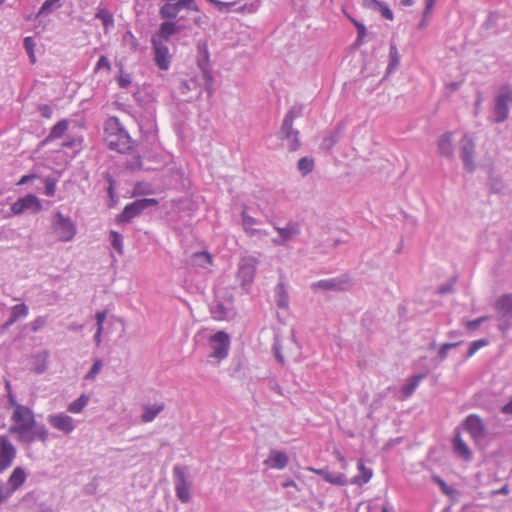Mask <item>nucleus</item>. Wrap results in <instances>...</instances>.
Masks as SVG:
<instances>
[{
	"mask_svg": "<svg viewBox=\"0 0 512 512\" xmlns=\"http://www.w3.org/2000/svg\"><path fill=\"white\" fill-rule=\"evenodd\" d=\"M11 421L9 432L15 434L20 443L31 445L35 441H48L49 431L43 424H36L35 415L29 407L16 405L11 414Z\"/></svg>",
	"mask_w": 512,
	"mask_h": 512,
	"instance_id": "nucleus-1",
	"label": "nucleus"
},
{
	"mask_svg": "<svg viewBox=\"0 0 512 512\" xmlns=\"http://www.w3.org/2000/svg\"><path fill=\"white\" fill-rule=\"evenodd\" d=\"M105 142L109 149L119 153L132 148V139L117 117H110L105 123Z\"/></svg>",
	"mask_w": 512,
	"mask_h": 512,
	"instance_id": "nucleus-2",
	"label": "nucleus"
},
{
	"mask_svg": "<svg viewBox=\"0 0 512 512\" xmlns=\"http://www.w3.org/2000/svg\"><path fill=\"white\" fill-rule=\"evenodd\" d=\"M196 338L207 340L205 345L207 357L213 359L216 363H220L228 357L231 342L226 332L218 331L208 336L204 333H198Z\"/></svg>",
	"mask_w": 512,
	"mask_h": 512,
	"instance_id": "nucleus-3",
	"label": "nucleus"
},
{
	"mask_svg": "<svg viewBox=\"0 0 512 512\" xmlns=\"http://www.w3.org/2000/svg\"><path fill=\"white\" fill-rule=\"evenodd\" d=\"M304 106L302 104H294L287 111L281 129L279 131V137L287 141V147L290 151H296L300 147L299 131L293 128L294 120L303 115Z\"/></svg>",
	"mask_w": 512,
	"mask_h": 512,
	"instance_id": "nucleus-4",
	"label": "nucleus"
},
{
	"mask_svg": "<svg viewBox=\"0 0 512 512\" xmlns=\"http://www.w3.org/2000/svg\"><path fill=\"white\" fill-rule=\"evenodd\" d=\"M51 228L57 239L61 242H70L77 233L74 221L60 211L54 213Z\"/></svg>",
	"mask_w": 512,
	"mask_h": 512,
	"instance_id": "nucleus-5",
	"label": "nucleus"
},
{
	"mask_svg": "<svg viewBox=\"0 0 512 512\" xmlns=\"http://www.w3.org/2000/svg\"><path fill=\"white\" fill-rule=\"evenodd\" d=\"M173 483L178 500L181 503H188L191 499L192 482L185 466L175 465L173 467Z\"/></svg>",
	"mask_w": 512,
	"mask_h": 512,
	"instance_id": "nucleus-6",
	"label": "nucleus"
},
{
	"mask_svg": "<svg viewBox=\"0 0 512 512\" xmlns=\"http://www.w3.org/2000/svg\"><path fill=\"white\" fill-rule=\"evenodd\" d=\"M509 103L512 104V87L503 85L497 90L494 97V122L502 123L509 117Z\"/></svg>",
	"mask_w": 512,
	"mask_h": 512,
	"instance_id": "nucleus-7",
	"label": "nucleus"
},
{
	"mask_svg": "<svg viewBox=\"0 0 512 512\" xmlns=\"http://www.w3.org/2000/svg\"><path fill=\"white\" fill-rule=\"evenodd\" d=\"M494 308L498 313V327L502 332H506L512 326V294L499 297Z\"/></svg>",
	"mask_w": 512,
	"mask_h": 512,
	"instance_id": "nucleus-8",
	"label": "nucleus"
},
{
	"mask_svg": "<svg viewBox=\"0 0 512 512\" xmlns=\"http://www.w3.org/2000/svg\"><path fill=\"white\" fill-rule=\"evenodd\" d=\"M151 43L156 66L161 70H168L172 58L169 49L170 42L163 41L159 37H152Z\"/></svg>",
	"mask_w": 512,
	"mask_h": 512,
	"instance_id": "nucleus-9",
	"label": "nucleus"
},
{
	"mask_svg": "<svg viewBox=\"0 0 512 512\" xmlns=\"http://www.w3.org/2000/svg\"><path fill=\"white\" fill-rule=\"evenodd\" d=\"M273 227L274 230L278 233V237L272 240V243L276 246L287 245L301 233V224L297 221H288L283 227H280L274 223Z\"/></svg>",
	"mask_w": 512,
	"mask_h": 512,
	"instance_id": "nucleus-10",
	"label": "nucleus"
},
{
	"mask_svg": "<svg viewBox=\"0 0 512 512\" xmlns=\"http://www.w3.org/2000/svg\"><path fill=\"white\" fill-rule=\"evenodd\" d=\"M463 427L469 433L476 445L483 444L487 437V431L482 419L478 415L471 414L467 416L463 423Z\"/></svg>",
	"mask_w": 512,
	"mask_h": 512,
	"instance_id": "nucleus-11",
	"label": "nucleus"
},
{
	"mask_svg": "<svg viewBox=\"0 0 512 512\" xmlns=\"http://www.w3.org/2000/svg\"><path fill=\"white\" fill-rule=\"evenodd\" d=\"M259 260L254 256H245L241 258L238 265L237 277L241 282V286L246 288L250 286L254 280Z\"/></svg>",
	"mask_w": 512,
	"mask_h": 512,
	"instance_id": "nucleus-12",
	"label": "nucleus"
},
{
	"mask_svg": "<svg viewBox=\"0 0 512 512\" xmlns=\"http://www.w3.org/2000/svg\"><path fill=\"white\" fill-rule=\"evenodd\" d=\"M183 9L191 11H199L195 0H178L175 3H165L159 11L161 18L172 20L177 17L179 12Z\"/></svg>",
	"mask_w": 512,
	"mask_h": 512,
	"instance_id": "nucleus-13",
	"label": "nucleus"
},
{
	"mask_svg": "<svg viewBox=\"0 0 512 512\" xmlns=\"http://www.w3.org/2000/svg\"><path fill=\"white\" fill-rule=\"evenodd\" d=\"M474 151V140L468 134H465L460 143V158L463 162L464 169L469 173H472L476 168L474 162Z\"/></svg>",
	"mask_w": 512,
	"mask_h": 512,
	"instance_id": "nucleus-14",
	"label": "nucleus"
},
{
	"mask_svg": "<svg viewBox=\"0 0 512 512\" xmlns=\"http://www.w3.org/2000/svg\"><path fill=\"white\" fill-rule=\"evenodd\" d=\"M42 210V204L40 199L33 195L28 194L24 197L19 198L15 201L11 206V213L13 215H20L25 211H30L32 213H38Z\"/></svg>",
	"mask_w": 512,
	"mask_h": 512,
	"instance_id": "nucleus-15",
	"label": "nucleus"
},
{
	"mask_svg": "<svg viewBox=\"0 0 512 512\" xmlns=\"http://www.w3.org/2000/svg\"><path fill=\"white\" fill-rule=\"evenodd\" d=\"M47 421L52 428L66 435L71 434L76 428V421L64 412L48 415Z\"/></svg>",
	"mask_w": 512,
	"mask_h": 512,
	"instance_id": "nucleus-16",
	"label": "nucleus"
},
{
	"mask_svg": "<svg viewBox=\"0 0 512 512\" xmlns=\"http://www.w3.org/2000/svg\"><path fill=\"white\" fill-rule=\"evenodd\" d=\"M16 448L6 435L0 436V473L8 469L16 458Z\"/></svg>",
	"mask_w": 512,
	"mask_h": 512,
	"instance_id": "nucleus-17",
	"label": "nucleus"
},
{
	"mask_svg": "<svg viewBox=\"0 0 512 512\" xmlns=\"http://www.w3.org/2000/svg\"><path fill=\"white\" fill-rule=\"evenodd\" d=\"M351 286V281L346 276L319 280L312 284V289H322L327 291H344Z\"/></svg>",
	"mask_w": 512,
	"mask_h": 512,
	"instance_id": "nucleus-18",
	"label": "nucleus"
},
{
	"mask_svg": "<svg viewBox=\"0 0 512 512\" xmlns=\"http://www.w3.org/2000/svg\"><path fill=\"white\" fill-rule=\"evenodd\" d=\"M288 462L289 458L285 452L273 449L270 451L264 464L271 469L282 470L287 466Z\"/></svg>",
	"mask_w": 512,
	"mask_h": 512,
	"instance_id": "nucleus-19",
	"label": "nucleus"
},
{
	"mask_svg": "<svg viewBox=\"0 0 512 512\" xmlns=\"http://www.w3.org/2000/svg\"><path fill=\"white\" fill-rule=\"evenodd\" d=\"M357 468L359 474L351 478L349 480V484L357 486L367 484L373 476V470L371 468L366 467L362 459L358 460Z\"/></svg>",
	"mask_w": 512,
	"mask_h": 512,
	"instance_id": "nucleus-20",
	"label": "nucleus"
},
{
	"mask_svg": "<svg viewBox=\"0 0 512 512\" xmlns=\"http://www.w3.org/2000/svg\"><path fill=\"white\" fill-rule=\"evenodd\" d=\"M212 263V256L207 251L195 252L190 257V265L194 268L208 271L212 266Z\"/></svg>",
	"mask_w": 512,
	"mask_h": 512,
	"instance_id": "nucleus-21",
	"label": "nucleus"
},
{
	"mask_svg": "<svg viewBox=\"0 0 512 512\" xmlns=\"http://www.w3.org/2000/svg\"><path fill=\"white\" fill-rule=\"evenodd\" d=\"M241 218H242V227L248 236L253 237V236H267L268 235V233L266 231L254 228V226L258 223V221L255 218H253L252 216L248 215L245 210L242 212Z\"/></svg>",
	"mask_w": 512,
	"mask_h": 512,
	"instance_id": "nucleus-22",
	"label": "nucleus"
},
{
	"mask_svg": "<svg viewBox=\"0 0 512 512\" xmlns=\"http://www.w3.org/2000/svg\"><path fill=\"white\" fill-rule=\"evenodd\" d=\"M164 407L165 405L163 402L143 405L141 421L143 423L152 422L164 410Z\"/></svg>",
	"mask_w": 512,
	"mask_h": 512,
	"instance_id": "nucleus-23",
	"label": "nucleus"
},
{
	"mask_svg": "<svg viewBox=\"0 0 512 512\" xmlns=\"http://www.w3.org/2000/svg\"><path fill=\"white\" fill-rule=\"evenodd\" d=\"M438 152L441 156L452 157L454 154L453 135L447 132L438 139Z\"/></svg>",
	"mask_w": 512,
	"mask_h": 512,
	"instance_id": "nucleus-24",
	"label": "nucleus"
},
{
	"mask_svg": "<svg viewBox=\"0 0 512 512\" xmlns=\"http://www.w3.org/2000/svg\"><path fill=\"white\" fill-rule=\"evenodd\" d=\"M180 31V27L172 21L163 22L158 32L152 37H159L161 40L170 42V37Z\"/></svg>",
	"mask_w": 512,
	"mask_h": 512,
	"instance_id": "nucleus-25",
	"label": "nucleus"
},
{
	"mask_svg": "<svg viewBox=\"0 0 512 512\" xmlns=\"http://www.w3.org/2000/svg\"><path fill=\"white\" fill-rule=\"evenodd\" d=\"M453 450L457 456L465 461H470L472 459V452L470 448L459 434H457L453 440Z\"/></svg>",
	"mask_w": 512,
	"mask_h": 512,
	"instance_id": "nucleus-26",
	"label": "nucleus"
},
{
	"mask_svg": "<svg viewBox=\"0 0 512 512\" xmlns=\"http://www.w3.org/2000/svg\"><path fill=\"white\" fill-rule=\"evenodd\" d=\"M425 377L424 374L414 375L409 378L406 383L401 387V393L405 398L410 397L419 386L420 382Z\"/></svg>",
	"mask_w": 512,
	"mask_h": 512,
	"instance_id": "nucleus-27",
	"label": "nucleus"
},
{
	"mask_svg": "<svg viewBox=\"0 0 512 512\" xmlns=\"http://www.w3.org/2000/svg\"><path fill=\"white\" fill-rule=\"evenodd\" d=\"M69 121L67 119L60 120L50 130L49 135L46 138L47 142L61 138L68 130Z\"/></svg>",
	"mask_w": 512,
	"mask_h": 512,
	"instance_id": "nucleus-28",
	"label": "nucleus"
},
{
	"mask_svg": "<svg viewBox=\"0 0 512 512\" xmlns=\"http://www.w3.org/2000/svg\"><path fill=\"white\" fill-rule=\"evenodd\" d=\"M28 315V306L25 304H17L11 308L10 318L6 322V326H10L20 318H24Z\"/></svg>",
	"mask_w": 512,
	"mask_h": 512,
	"instance_id": "nucleus-29",
	"label": "nucleus"
},
{
	"mask_svg": "<svg viewBox=\"0 0 512 512\" xmlns=\"http://www.w3.org/2000/svg\"><path fill=\"white\" fill-rule=\"evenodd\" d=\"M140 214V211H138L137 206L134 202L127 204L121 214H119L117 220L121 223H126L131 221L133 218L138 216Z\"/></svg>",
	"mask_w": 512,
	"mask_h": 512,
	"instance_id": "nucleus-30",
	"label": "nucleus"
},
{
	"mask_svg": "<svg viewBox=\"0 0 512 512\" xmlns=\"http://www.w3.org/2000/svg\"><path fill=\"white\" fill-rule=\"evenodd\" d=\"M400 63V54L394 43L390 44L389 63L386 69L387 74L394 73Z\"/></svg>",
	"mask_w": 512,
	"mask_h": 512,
	"instance_id": "nucleus-31",
	"label": "nucleus"
},
{
	"mask_svg": "<svg viewBox=\"0 0 512 512\" xmlns=\"http://www.w3.org/2000/svg\"><path fill=\"white\" fill-rule=\"evenodd\" d=\"M325 481L335 486H346L349 484V479L344 473L333 472L329 469L328 474L325 477Z\"/></svg>",
	"mask_w": 512,
	"mask_h": 512,
	"instance_id": "nucleus-32",
	"label": "nucleus"
},
{
	"mask_svg": "<svg viewBox=\"0 0 512 512\" xmlns=\"http://www.w3.org/2000/svg\"><path fill=\"white\" fill-rule=\"evenodd\" d=\"M48 356L49 354L47 351H43L35 355L33 363V370L35 373L42 374L46 371Z\"/></svg>",
	"mask_w": 512,
	"mask_h": 512,
	"instance_id": "nucleus-33",
	"label": "nucleus"
},
{
	"mask_svg": "<svg viewBox=\"0 0 512 512\" xmlns=\"http://www.w3.org/2000/svg\"><path fill=\"white\" fill-rule=\"evenodd\" d=\"M276 304L279 308L286 309L289 306V296L285 290L284 284L279 283L275 288Z\"/></svg>",
	"mask_w": 512,
	"mask_h": 512,
	"instance_id": "nucleus-34",
	"label": "nucleus"
},
{
	"mask_svg": "<svg viewBox=\"0 0 512 512\" xmlns=\"http://www.w3.org/2000/svg\"><path fill=\"white\" fill-rule=\"evenodd\" d=\"M210 313H211L213 319H215L217 321L225 320L229 316V312H228L227 308L224 306V304L217 302V301L213 302L210 305Z\"/></svg>",
	"mask_w": 512,
	"mask_h": 512,
	"instance_id": "nucleus-35",
	"label": "nucleus"
},
{
	"mask_svg": "<svg viewBox=\"0 0 512 512\" xmlns=\"http://www.w3.org/2000/svg\"><path fill=\"white\" fill-rule=\"evenodd\" d=\"M62 0H45L40 7L36 17L47 16L54 10L61 8Z\"/></svg>",
	"mask_w": 512,
	"mask_h": 512,
	"instance_id": "nucleus-36",
	"label": "nucleus"
},
{
	"mask_svg": "<svg viewBox=\"0 0 512 512\" xmlns=\"http://www.w3.org/2000/svg\"><path fill=\"white\" fill-rule=\"evenodd\" d=\"M88 402H89V397L85 394H82L80 397H78L76 400L72 401L68 405L67 410L70 413L79 414L84 410V408L87 406Z\"/></svg>",
	"mask_w": 512,
	"mask_h": 512,
	"instance_id": "nucleus-37",
	"label": "nucleus"
},
{
	"mask_svg": "<svg viewBox=\"0 0 512 512\" xmlns=\"http://www.w3.org/2000/svg\"><path fill=\"white\" fill-rule=\"evenodd\" d=\"M201 69L203 73L204 89L207 92L208 96L211 97L215 91V88L213 86L214 77L212 75V72L208 68L201 66Z\"/></svg>",
	"mask_w": 512,
	"mask_h": 512,
	"instance_id": "nucleus-38",
	"label": "nucleus"
},
{
	"mask_svg": "<svg viewBox=\"0 0 512 512\" xmlns=\"http://www.w3.org/2000/svg\"><path fill=\"white\" fill-rule=\"evenodd\" d=\"M339 129L332 131L329 135L325 136L322 140L321 147L323 149H331L339 141Z\"/></svg>",
	"mask_w": 512,
	"mask_h": 512,
	"instance_id": "nucleus-39",
	"label": "nucleus"
},
{
	"mask_svg": "<svg viewBox=\"0 0 512 512\" xmlns=\"http://www.w3.org/2000/svg\"><path fill=\"white\" fill-rule=\"evenodd\" d=\"M153 192L151 184L147 182H137L133 188V196L150 195Z\"/></svg>",
	"mask_w": 512,
	"mask_h": 512,
	"instance_id": "nucleus-40",
	"label": "nucleus"
},
{
	"mask_svg": "<svg viewBox=\"0 0 512 512\" xmlns=\"http://www.w3.org/2000/svg\"><path fill=\"white\" fill-rule=\"evenodd\" d=\"M110 242L112 247L117 250L119 254H123V237L120 233L112 230L110 231Z\"/></svg>",
	"mask_w": 512,
	"mask_h": 512,
	"instance_id": "nucleus-41",
	"label": "nucleus"
},
{
	"mask_svg": "<svg viewBox=\"0 0 512 512\" xmlns=\"http://www.w3.org/2000/svg\"><path fill=\"white\" fill-rule=\"evenodd\" d=\"M298 170L302 175H307L314 168V161L311 158L303 157L298 161Z\"/></svg>",
	"mask_w": 512,
	"mask_h": 512,
	"instance_id": "nucleus-42",
	"label": "nucleus"
},
{
	"mask_svg": "<svg viewBox=\"0 0 512 512\" xmlns=\"http://www.w3.org/2000/svg\"><path fill=\"white\" fill-rule=\"evenodd\" d=\"M140 213L145 209L158 205V201L154 198H143L134 201Z\"/></svg>",
	"mask_w": 512,
	"mask_h": 512,
	"instance_id": "nucleus-43",
	"label": "nucleus"
},
{
	"mask_svg": "<svg viewBox=\"0 0 512 512\" xmlns=\"http://www.w3.org/2000/svg\"><path fill=\"white\" fill-rule=\"evenodd\" d=\"M97 18L102 21L106 30L112 27L114 24L113 16L107 11L98 12Z\"/></svg>",
	"mask_w": 512,
	"mask_h": 512,
	"instance_id": "nucleus-44",
	"label": "nucleus"
},
{
	"mask_svg": "<svg viewBox=\"0 0 512 512\" xmlns=\"http://www.w3.org/2000/svg\"><path fill=\"white\" fill-rule=\"evenodd\" d=\"M488 345V340L479 339L475 340L470 344L469 350L467 352V357L473 356L480 348Z\"/></svg>",
	"mask_w": 512,
	"mask_h": 512,
	"instance_id": "nucleus-45",
	"label": "nucleus"
},
{
	"mask_svg": "<svg viewBox=\"0 0 512 512\" xmlns=\"http://www.w3.org/2000/svg\"><path fill=\"white\" fill-rule=\"evenodd\" d=\"M353 23L357 29L356 44L361 45L363 43V38L365 37L366 32H367L366 27L363 23L356 21V20H353Z\"/></svg>",
	"mask_w": 512,
	"mask_h": 512,
	"instance_id": "nucleus-46",
	"label": "nucleus"
},
{
	"mask_svg": "<svg viewBox=\"0 0 512 512\" xmlns=\"http://www.w3.org/2000/svg\"><path fill=\"white\" fill-rule=\"evenodd\" d=\"M459 344H460L459 342H456V343H444L443 345H441V347L439 348V351H438L439 360L443 361L447 357L448 351L452 348L457 347Z\"/></svg>",
	"mask_w": 512,
	"mask_h": 512,
	"instance_id": "nucleus-47",
	"label": "nucleus"
},
{
	"mask_svg": "<svg viewBox=\"0 0 512 512\" xmlns=\"http://www.w3.org/2000/svg\"><path fill=\"white\" fill-rule=\"evenodd\" d=\"M377 11H379L381 13L382 17L387 19V20H393L394 19V14H393L392 10L383 1H381V3L379 4Z\"/></svg>",
	"mask_w": 512,
	"mask_h": 512,
	"instance_id": "nucleus-48",
	"label": "nucleus"
},
{
	"mask_svg": "<svg viewBox=\"0 0 512 512\" xmlns=\"http://www.w3.org/2000/svg\"><path fill=\"white\" fill-rule=\"evenodd\" d=\"M102 366H103V363L100 359L95 360L90 371L87 373L85 378L91 379V380L95 379L97 374L100 372Z\"/></svg>",
	"mask_w": 512,
	"mask_h": 512,
	"instance_id": "nucleus-49",
	"label": "nucleus"
},
{
	"mask_svg": "<svg viewBox=\"0 0 512 512\" xmlns=\"http://www.w3.org/2000/svg\"><path fill=\"white\" fill-rule=\"evenodd\" d=\"M47 322V318L44 316H38L31 322V330L34 332L39 331Z\"/></svg>",
	"mask_w": 512,
	"mask_h": 512,
	"instance_id": "nucleus-50",
	"label": "nucleus"
},
{
	"mask_svg": "<svg viewBox=\"0 0 512 512\" xmlns=\"http://www.w3.org/2000/svg\"><path fill=\"white\" fill-rule=\"evenodd\" d=\"M56 191V182L52 178H46L45 179V194L47 196H54Z\"/></svg>",
	"mask_w": 512,
	"mask_h": 512,
	"instance_id": "nucleus-51",
	"label": "nucleus"
},
{
	"mask_svg": "<svg viewBox=\"0 0 512 512\" xmlns=\"http://www.w3.org/2000/svg\"><path fill=\"white\" fill-rule=\"evenodd\" d=\"M235 2H223L216 0L213 5H215L220 12H229L231 8L235 5Z\"/></svg>",
	"mask_w": 512,
	"mask_h": 512,
	"instance_id": "nucleus-52",
	"label": "nucleus"
},
{
	"mask_svg": "<svg viewBox=\"0 0 512 512\" xmlns=\"http://www.w3.org/2000/svg\"><path fill=\"white\" fill-rule=\"evenodd\" d=\"M103 68H105L108 71L111 69L110 61L106 56H101L98 59L95 66V71L101 70Z\"/></svg>",
	"mask_w": 512,
	"mask_h": 512,
	"instance_id": "nucleus-53",
	"label": "nucleus"
},
{
	"mask_svg": "<svg viewBox=\"0 0 512 512\" xmlns=\"http://www.w3.org/2000/svg\"><path fill=\"white\" fill-rule=\"evenodd\" d=\"M38 110L42 117H44L46 119H50L52 117L53 109L51 106H49L47 104H41V105H39Z\"/></svg>",
	"mask_w": 512,
	"mask_h": 512,
	"instance_id": "nucleus-54",
	"label": "nucleus"
},
{
	"mask_svg": "<svg viewBox=\"0 0 512 512\" xmlns=\"http://www.w3.org/2000/svg\"><path fill=\"white\" fill-rule=\"evenodd\" d=\"M23 46L27 53H31L35 51L36 42L33 37H25L23 40Z\"/></svg>",
	"mask_w": 512,
	"mask_h": 512,
	"instance_id": "nucleus-55",
	"label": "nucleus"
},
{
	"mask_svg": "<svg viewBox=\"0 0 512 512\" xmlns=\"http://www.w3.org/2000/svg\"><path fill=\"white\" fill-rule=\"evenodd\" d=\"M307 470L312 472V473H315V474L321 476L323 478V480L325 481V477H326V475L329 472V467L326 466V467H323V468H320V469H317V468H314V467H308Z\"/></svg>",
	"mask_w": 512,
	"mask_h": 512,
	"instance_id": "nucleus-56",
	"label": "nucleus"
},
{
	"mask_svg": "<svg viewBox=\"0 0 512 512\" xmlns=\"http://www.w3.org/2000/svg\"><path fill=\"white\" fill-rule=\"evenodd\" d=\"M488 319V317H479L475 320H472V321H468L467 322V328L468 329H471V330H474L476 329L477 327H479L484 321H486Z\"/></svg>",
	"mask_w": 512,
	"mask_h": 512,
	"instance_id": "nucleus-57",
	"label": "nucleus"
},
{
	"mask_svg": "<svg viewBox=\"0 0 512 512\" xmlns=\"http://www.w3.org/2000/svg\"><path fill=\"white\" fill-rule=\"evenodd\" d=\"M433 480H434L435 483H437L440 486V488L442 489V491L445 494H449L450 493V488L448 487V485L445 483V481L443 479H441L438 476H434Z\"/></svg>",
	"mask_w": 512,
	"mask_h": 512,
	"instance_id": "nucleus-58",
	"label": "nucleus"
},
{
	"mask_svg": "<svg viewBox=\"0 0 512 512\" xmlns=\"http://www.w3.org/2000/svg\"><path fill=\"white\" fill-rule=\"evenodd\" d=\"M82 140L79 138H74L72 140H68L62 143V147L66 148H73V147H80Z\"/></svg>",
	"mask_w": 512,
	"mask_h": 512,
	"instance_id": "nucleus-59",
	"label": "nucleus"
},
{
	"mask_svg": "<svg viewBox=\"0 0 512 512\" xmlns=\"http://www.w3.org/2000/svg\"><path fill=\"white\" fill-rule=\"evenodd\" d=\"M333 455L341 463V467L345 469L347 467V461L344 455L337 449L333 451Z\"/></svg>",
	"mask_w": 512,
	"mask_h": 512,
	"instance_id": "nucleus-60",
	"label": "nucleus"
},
{
	"mask_svg": "<svg viewBox=\"0 0 512 512\" xmlns=\"http://www.w3.org/2000/svg\"><path fill=\"white\" fill-rule=\"evenodd\" d=\"M363 2H364V6L366 8H369L372 10H377L379 4L381 3V1H379V0H363Z\"/></svg>",
	"mask_w": 512,
	"mask_h": 512,
	"instance_id": "nucleus-61",
	"label": "nucleus"
},
{
	"mask_svg": "<svg viewBox=\"0 0 512 512\" xmlns=\"http://www.w3.org/2000/svg\"><path fill=\"white\" fill-rule=\"evenodd\" d=\"M36 176L34 174H28V175H23L20 180L17 182V185L18 186H22V185H25L27 183H29L30 181H32Z\"/></svg>",
	"mask_w": 512,
	"mask_h": 512,
	"instance_id": "nucleus-62",
	"label": "nucleus"
},
{
	"mask_svg": "<svg viewBox=\"0 0 512 512\" xmlns=\"http://www.w3.org/2000/svg\"><path fill=\"white\" fill-rule=\"evenodd\" d=\"M435 2H436V0H426V2H425V10H424V13H423L424 17H428L430 11L432 10V8L435 5Z\"/></svg>",
	"mask_w": 512,
	"mask_h": 512,
	"instance_id": "nucleus-63",
	"label": "nucleus"
},
{
	"mask_svg": "<svg viewBox=\"0 0 512 512\" xmlns=\"http://www.w3.org/2000/svg\"><path fill=\"white\" fill-rule=\"evenodd\" d=\"M503 414L512 415V397L511 400L501 408Z\"/></svg>",
	"mask_w": 512,
	"mask_h": 512,
	"instance_id": "nucleus-64",
	"label": "nucleus"
}]
</instances>
